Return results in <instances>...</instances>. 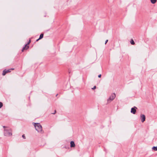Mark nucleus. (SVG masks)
Returning <instances> with one entry per match:
<instances>
[{"label": "nucleus", "instance_id": "1a4fd4ad", "mask_svg": "<svg viewBox=\"0 0 157 157\" xmlns=\"http://www.w3.org/2000/svg\"><path fill=\"white\" fill-rule=\"evenodd\" d=\"M157 1V0H151V3L153 4L155 3Z\"/></svg>", "mask_w": 157, "mask_h": 157}, {"label": "nucleus", "instance_id": "39448f33", "mask_svg": "<svg viewBox=\"0 0 157 157\" xmlns=\"http://www.w3.org/2000/svg\"><path fill=\"white\" fill-rule=\"evenodd\" d=\"M137 109V107L134 106V107L131 108V112L133 114H135L136 112V109Z\"/></svg>", "mask_w": 157, "mask_h": 157}, {"label": "nucleus", "instance_id": "2eb2a0df", "mask_svg": "<svg viewBox=\"0 0 157 157\" xmlns=\"http://www.w3.org/2000/svg\"><path fill=\"white\" fill-rule=\"evenodd\" d=\"M96 88V86H94V87L93 88H92V89H95Z\"/></svg>", "mask_w": 157, "mask_h": 157}, {"label": "nucleus", "instance_id": "f257e3e1", "mask_svg": "<svg viewBox=\"0 0 157 157\" xmlns=\"http://www.w3.org/2000/svg\"><path fill=\"white\" fill-rule=\"evenodd\" d=\"M34 125L36 129L39 132L43 133L41 125L40 123H34Z\"/></svg>", "mask_w": 157, "mask_h": 157}, {"label": "nucleus", "instance_id": "f8f14e48", "mask_svg": "<svg viewBox=\"0 0 157 157\" xmlns=\"http://www.w3.org/2000/svg\"><path fill=\"white\" fill-rule=\"evenodd\" d=\"M152 149L154 151H157V147H152Z\"/></svg>", "mask_w": 157, "mask_h": 157}, {"label": "nucleus", "instance_id": "423d86ee", "mask_svg": "<svg viewBox=\"0 0 157 157\" xmlns=\"http://www.w3.org/2000/svg\"><path fill=\"white\" fill-rule=\"evenodd\" d=\"M140 118L142 122H143L145 120V116L144 114H142L140 115Z\"/></svg>", "mask_w": 157, "mask_h": 157}, {"label": "nucleus", "instance_id": "9d476101", "mask_svg": "<svg viewBox=\"0 0 157 157\" xmlns=\"http://www.w3.org/2000/svg\"><path fill=\"white\" fill-rule=\"evenodd\" d=\"M130 43L132 45H134L135 44V42L133 39H131L130 41Z\"/></svg>", "mask_w": 157, "mask_h": 157}, {"label": "nucleus", "instance_id": "412c9836", "mask_svg": "<svg viewBox=\"0 0 157 157\" xmlns=\"http://www.w3.org/2000/svg\"><path fill=\"white\" fill-rule=\"evenodd\" d=\"M40 40V39H39V38L38 39H37L36 40V41H38Z\"/></svg>", "mask_w": 157, "mask_h": 157}, {"label": "nucleus", "instance_id": "aec40b11", "mask_svg": "<svg viewBox=\"0 0 157 157\" xmlns=\"http://www.w3.org/2000/svg\"><path fill=\"white\" fill-rule=\"evenodd\" d=\"M3 127L4 128H8V127H6L5 126H3Z\"/></svg>", "mask_w": 157, "mask_h": 157}, {"label": "nucleus", "instance_id": "6e6552de", "mask_svg": "<svg viewBox=\"0 0 157 157\" xmlns=\"http://www.w3.org/2000/svg\"><path fill=\"white\" fill-rule=\"evenodd\" d=\"M71 147H74L75 146V144L74 141H71L70 142Z\"/></svg>", "mask_w": 157, "mask_h": 157}, {"label": "nucleus", "instance_id": "7ed1b4c3", "mask_svg": "<svg viewBox=\"0 0 157 157\" xmlns=\"http://www.w3.org/2000/svg\"><path fill=\"white\" fill-rule=\"evenodd\" d=\"M116 95L115 94L113 93L112 94L110 97L107 100V102L108 103H109L111 101H113L115 98Z\"/></svg>", "mask_w": 157, "mask_h": 157}, {"label": "nucleus", "instance_id": "6ab92c4d", "mask_svg": "<svg viewBox=\"0 0 157 157\" xmlns=\"http://www.w3.org/2000/svg\"><path fill=\"white\" fill-rule=\"evenodd\" d=\"M108 40H106V41H105V44H106V43L107 42H108Z\"/></svg>", "mask_w": 157, "mask_h": 157}, {"label": "nucleus", "instance_id": "20e7f679", "mask_svg": "<svg viewBox=\"0 0 157 157\" xmlns=\"http://www.w3.org/2000/svg\"><path fill=\"white\" fill-rule=\"evenodd\" d=\"M14 70V68H11L9 70L5 69L4 70L2 73V75H5L6 73L10 72L11 71V70Z\"/></svg>", "mask_w": 157, "mask_h": 157}, {"label": "nucleus", "instance_id": "4468645a", "mask_svg": "<svg viewBox=\"0 0 157 157\" xmlns=\"http://www.w3.org/2000/svg\"><path fill=\"white\" fill-rule=\"evenodd\" d=\"M22 137L24 139H25V136L24 134L22 136Z\"/></svg>", "mask_w": 157, "mask_h": 157}, {"label": "nucleus", "instance_id": "dca6fc26", "mask_svg": "<svg viewBox=\"0 0 157 157\" xmlns=\"http://www.w3.org/2000/svg\"><path fill=\"white\" fill-rule=\"evenodd\" d=\"M101 74H100V75H98V77L99 78H101Z\"/></svg>", "mask_w": 157, "mask_h": 157}, {"label": "nucleus", "instance_id": "0eeeda50", "mask_svg": "<svg viewBox=\"0 0 157 157\" xmlns=\"http://www.w3.org/2000/svg\"><path fill=\"white\" fill-rule=\"evenodd\" d=\"M29 48V46L28 45V44H26L25 46L23 48V49L22 50V52H23L24 50H27Z\"/></svg>", "mask_w": 157, "mask_h": 157}, {"label": "nucleus", "instance_id": "a211bd4d", "mask_svg": "<svg viewBox=\"0 0 157 157\" xmlns=\"http://www.w3.org/2000/svg\"><path fill=\"white\" fill-rule=\"evenodd\" d=\"M56 113V110H55V112L54 113H52L53 114H55V113Z\"/></svg>", "mask_w": 157, "mask_h": 157}, {"label": "nucleus", "instance_id": "9b49d317", "mask_svg": "<svg viewBox=\"0 0 157 157\" xmlns=\"http://www.w3.org/2000/svg\"><path fill=\"white\" fill-rule=\"evenodd\" d=\"M43 36H44V34H41L40 36V37H39V39H41L43 37Z\"/></svg>", "mask_w": 157, "mask_h": 157}, {"label": "nucleus", "instance_id": "f03ea898", "mask_svg": "<svg viewBox=\"0 0 157 157\" xmlns=\"http://www.w3.org/2000/svg\"><path fill=\"white\" fill-rule=\"evenodd\" d=\"M4 134L6 136H10L12 135V130L10 128L5 129L4 130Z\"/></svg>", "mask_w": 157, "mask_h": 157}, {"label": "nucleus", "instance_id": "f3484780", "mask_svg": "<svg viewBox=\"0 0 157 157\" xmlns=\"http://www.w3.org/2000/svg\"><path fill=\"white\" fill-rule=\"evenodd\" d=\"M30 42H31V41H30V40H29V42L28 43V44H28V45L30 44Z\"/></svg>", "mask_w": 157, "mask_h": 157}, {"label": "nucleus", "instance_id": "ddd939ff", "mask_svg": "<svg viewBox=\"0 0 157 157\" xmlns=\"http://www.w3.org/2000/svg\"><path fill=\"white\" fill-rule=\"evenodd\" d=\"M3 106V104L2 102H0V108H1Z\"/></svg>", "mask_w": 157, "mask_h": 157}]
</instances>
